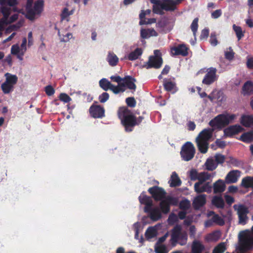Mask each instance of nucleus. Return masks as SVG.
<instances>
[{"label":"nucleus","instance_id":"obj_1","mask_svg":"<svg viewBox=\"0 0 253 253\" xmlns=\"http://www.w3.org/2000/svg\"><path fill=\"white\" fill-rule=\"evenodd\" d=\"M237 116L236 114L224 113L218 115L211 120L209 125L213 128H222L229 124L233 123L236 119Z\"/></svg>","mask_w":253,"mask_h":253},{"label":"nucleus","instance_id":"obj_2","mask_svg":"<svg viewBox=\"0 0 253 253\" xmlns=\"http://www.w3.org/2000/svg\"><path fill=\"white\" fill-rule=\"evenodd\" d=\"M118 116L121 120L122 123L125 126L126 130L131 131L129 127H132L136 124V120L132 113L127 108H120L118 111Z\"/></svg>","mask_w":253,"mask_h":253},{"label":"nucleus","instance_id":"obj_3","mask_svg":"<svg viewBox=\"0 0 253 253\" xmlns=\"http://www.w3.org/2000/svg\"><path fill=\"white\" fill-rule=\"evenodd\" d=\"M33 0H27L26 5V17L30 20H33L42 12L43 9V1L42 0H38L32 7Z\"/></svg>","mask_w":253,"mask_h":253},{"label":"nucleus","instance_id":"obj_4","mask_svg":"<svg viewBox=\"0 0 253 253\" xmlns=\"http://www.w3.org/2000/svg\"><path fill=\"white\" fill-rule=\"evenodd\" d=\"M212 130L205 129L201 131L196 138V142L199 151L202 153H206L208 149V140L211 137Z\"/></svg>","mask_w":253,"mask_h":253},{"label":"nucleus","instance_id":"obj_5","mask_svg":"<svg viewBox=\"0 0 253 253\" xmlns=\"http://www.w3.org/2000/svg\"><path fill=\"white\" fill-rule=\"evenodd\" d=\"M201 175L199 180L194 184L195 191L198 193L203 192L209 193L211 191V186L210 182H206V181L211 178V174L210 173H204Z\"/></svg>","mask_w":253,"mask_h":253},{"label":"nucleus","instance_id":"obj_6","mask_svg":"<svg viewBox=\"0 0 253 253\" xmlns=\"http://www.w3.org/2000/svg\"><path fill=\"white\" fill-rule=\"evenodd\" d=\"M4 76L5 81L1 84V88L4 93L8 94L13 90L14 86L17 82L18 77L8 73H6Z\"/></svg>","mask_w":253,"mask_h":253},{"label":"nucleus","instance_id":"obj_7","mask_svg":"<svg viewBox=\"0 0 253 253\" xmlns=\"http://www.w3.org/2000/svg\"><path fill=\"white\" fill-rule=\"evenodd\" d=\"M241 249L242 250L248 251L253 249V237L246 231H241L239 235Z\"/></svg>","mask_w":253,"mask_h":253},{"label":"nucleus","instance_id":"obj_8","mask_svg":"<svg viewBox=\"0 0 253 253\" xmlns=\"http://www.w3.org/2000/svg\"><path fill=\"white\" fill-rule=\"evenodd\" d=\"M18 3V0H0V10L3 15V18L9 19V17L11 8L10 7L16 5Z\"/></svg>","mask_w":253,"mask_h":253},{"label":"nucleus","instance_id":"obj_9","mask_svg":"<svg viewBox=\"0 0 253 253\" xmlns=\"http://www.w3.org/2000/svg\"><path fill=\"white\" fill-rule=\"evenodd\" d=\"M195 152L193 145L190 142H187L183 146L180 153L182 159L184 161H188L193 158Z\"/></svg>","mask_w":253,"mask_h":253},{"label":"nucleus","instance_id":"obj_10","mask_svg":"<svg viewBox=\"0 0 253 253\" xmlns=\"http://www.w3.org/2000/svg\"><path fill=\"white\" fill-rule=\"evenodd\" d=\"M27 40L25 38L22 40V42L19 46L18 44H14L11 48V53L13 55L17 56V58L20 60L23 59L22 56L26 51Z\"/></svg>","mask_w":253,"mask_h":253},{"label":"nucleus","instance_id":"obj_11","mask_svg":"<svg viewBox=\"0 0 253 253\" xmlns=\"http://www.w3.org/2000/svg\"><path fill=\"white\" fill-rule=\"evenodd\" d=\"M233 208L237 212L240 221H245L248 220L247 214L249 213V211L247 206L238 204L234 205Z\"/></svg>","mask_w":253,"mask_h":253},{"label":"nucleus","instance_id":"obj_12","mask_svg":"<svg viewBox=\"0 0 253 253\" xmlns=\"http://www.w3.org/2000/svg\"><path fill=\"white\" fill-rule=\"evenodd\" d=\"M100 87L104 90H111L114 93L117 94L120 92H124V89L119 86L113 85L110 82L106 79H102L99 82Z\"/></svg>","mask_w":253,"mask_h":253},{"label":"nucleus","instance_id":"obj_13","mask_svg":"<svg viewBox=\"0 0 253 253\" xmlns=\"http://www.w3.org/2000/svg\"><path fill=\"white\" fill-rule=\"evenodd\" d=\"M163 63L162 59L160 55V52L158 50L154 51V55L150 57L148 62V65L149 67H154L159 68Z\"/></svg>","mask_w":253,"mask_h":253},{"label":"nucleus","instance_id":"obj_14","mask_svg":"<svg viewBox=\"0 0 253 253\" xmlns=\"http://www.w3.org/2000/svg\"><path fill=\"white\" fill-rule=\"evenodd\" d=\"M177 203V200L176 198L168 197L162 201L160 203V207L163 212L167 213L169 211V206Z\"/></svg>","mask_w":253,"mask_h":253},{"label":"nucleus","instance_id":"obj_15","mask_svg":"<svg viewBox=\"0 0 253 253\" xmlns=\"http://www.w3.org/2000/svg\"><path fill=\"white\" fill-rule=\"evenodd\" d=\"M244 130V128L240 125H235L230 126L224 130V134L227 136H231L237 134Z\"/></svg>","mask_w":253,"mask_h":253},{"label":"nucleus","instance_id":"obj_16","mask_svg":"<svg viewBox=\"0 0 253 253\" xmlns=\"http://www.w3.org/2000/svg\"><path fill=\"white\" fill-rule=\"evenodd\" d=\"M216 70L214 68H210L207 70V73L203 80V83L209 85L216 80Z\"/></svg>","mask_w":253,"mask_h":253},{"label":"nucleus","instance_id":"obj_17","mask_svg":"<svg viewBox=\"0 0 253 253\" xmlns=\"http://www.w3.org/2000/svg\"><path fill=\"white\" fill-rule=\"evenodd\" d=\"M163 2H161L159 9L160 13L162 9L167 11H173L176 9V4L174 0H163Z\"/></svg>","mask_w":253,"mask_h":253},{"label":"nucleus","instance_id":"obj_18","mask_svg":"<svg viewBox=\"0 0 253 253\" xmlns=\"http://www.w3.org/2000/svg\"><path fill=\"white\" fill-rule=\"evenodd\" d=\"M148 191L152 195L153 198L157 201L162 199L166 194L163 189L159 187L150 188Z\"/></svg>","mask_w":253,"mask_h":253},{"label":"nucleus","instance_id":"obj_19","mask_svg":"<svg viewBox=\"0 0 253 253\" xmlns=\"http://www.w3.org/2000/svg\"><path fill=\"white\" fill-rule=\"evenodd\" d=\"M171 53L173 55H181L186 56L188 54V48L184 44H181L171 48Z\"/></svg>","mask_w":253,"mask_h":253},{"label":"nucleus","instance_id":"obj_20","mask_svg":"<svg viewBox=\"0 0 253 253\" xmlns=\"http://www.w3.org/2000/svg\"><path fill=\"white\" fill-rule=\"evenodd\" d=\"M240 176V172L238 170L230 171L225 177V181L227 183H235Z\"/></svg>","mask_w":253,"mask_h":253},{"label":"nucleus","instance_id":"obj_21","mask_svg":"<svg viewBox=\"0 0 253 253\" xmlns=\"http://www.w3.org/2000/svg\"><path fill=\"white\" fill-rule=\"evenodd\" d=\"M91 115L94 118H101L104 115V110L99 106H92L89 109Z\"/></svg>","mask_w":253,"mask_h":253},{"label":"nucleus","instance_id":"obj_22","mask_svg":"<svg viewBox=\"0 0 253 253\" xmlns=\"http://www.w3.org/2000/svg\"><path fill=\"white\" fill-rule=\"evenodd\" d=\"M206 202V195L201 194L196 197L193 201V205L195 208L199 209L204 206Z\"/></svg>","mask_w":253,"mask_h":253},{"label":"nucleus","instance_id":"obj_23","mask_svg":"<svg viewBox=\"0 0 253 253\" xmlns=\"http://www.w3.org/2000/svg\"><path fill=\"white\" fill-rule=\"evenodd\" d=\"M139 202L141 204H144L146 207L144 208V211L148 212L149 210V207L152 205V201L149 197L143 194H141L139 197Z\"/></svg>","mask_w":253,"mask_h":253},{"label":"nucleus","instance_id":"obj_24","mask_svg":"<svg viewBox=\"0 0 253 253\" xmlns=\"http://www.w3.org/2000/svg\"><path fill=\"white\" fill-rule=\"evenodd\" d=\"M181 227L179 225L175 226L172 230L171 241L172 243H177L181 234Z\"/></svg>","mask_w":253,"mask_h":253},{"label":"nucleus","instance_id":"obj_25","mask_svg":"<svg viewBox=\"0 0 253 253\" xmlns=\"http://www.w3.org/2000/svg\"><path fill=\"white\" fill-rule=\"evenodd\" d=\"M211 101L222 102L224 100L225 97L222 93L217 90L213 91L211 94L208 96Z\"/></svg>","mask_w":253,"mask_h":253},{"label":"nucleus","instance_id":"obj_26","mask_svg":"<svg viewBox=\"0 0 253 253\" xmlns=\"http://www.w3.org/2000/svg\"><path fill=\"white\" fill-rule=\"evenodd\" d=\"M205 249V246L199 241L195 240L193 242L191 246L192 253H202Z\"/></svg>","mask_w":253,"mask_h":253},{"label":"nucleus","instance_id":"obj_27","mask_svg":"<svg viewBox=\"0 0 253 253\" xmlns=\"http://www.w3.org/2000/svg\"><path fill=\"white\" fill-rule=\"evenodd\" d=\"M240 123L245 127H251L253 125V116L242 115L240 118Z\"/></svg>","mask_w":253,"mask_h":253},{"label":"nucleus","instance_id":"obj_28","mask_svg":"<svg viewBox=\"0 0 253 253\" xmlns=\"http://www.w3.org/2000/svg\"><path fill=\"white\" fill-rule=\"evenodd\" d=\"M17 19V15L14 14L11 16L9 19H5L2 18L1 20H0V36L2 34V30L4 28L5 26H6L8 24L12 23L14 22Z\"/></svg>","mask_w":253,"mask_h":253},{"label":"nucleus","instance_id":"obj_29","mask_svg":"<svg viewBox=\"0 0 253 253\" xmlns=\"http://www.w3.org/2000/svg\"><path fill=\"white\" fill-rule=\"evenodd\" d=\"M213 187L214 193H221L225 190L226 185L223 180L219 179L214 183Z\"/></svg>","mask_w":253,"mask_h":253},{"label":"nucleus","instance_id":"obj_30","mask_svg":"<svg viewBox=\"0 0 253 253\" xmlns=\"http://www.w3.org/2000/svg\"><path fill=\"white\" fill-rule=\"evenodd\" d=\"M158 35V33L153 29H143L141 31V36L144 39H148L151 37H157Z\"/></svg>","mask_w":253,"mask_h":253},{"label":"nucleus","instance_id":"obj_31","mask_svg":"<svg viewBox=\"0 0 253 253\" xmlns=\"http://www.w3.org/2000/svg\"><path fill=\"white\" fill-rule=\"evenodd\" d=\"M170 186L176 187L181 185V181L179 178L177 174L175 172H173L169 181Z\"/></svg>","mask_w":253,"mask_h":253},{"label":"nucleus","instance_id":"obj_32","mask_svg":"<svg viewBox=\"0 0 253 253\" xmlns=\"http://www.w3.org/2000/svg\"><path fill=\"white\" fill-rule=\"evenodd\" d=\"M148 212L149 213L152 220H158L161 217V212L158 208L150 209V207H149V210Z\"/></svg>","mask_w":253,"mask_h":253},{"label":"nucleus","instance_id":"obj_33","mask_svg":"<svg viewBox=\"0 0 253 253\" xmlns=\"http://www.w3.org/2000/svg\"><path fill=\"white\" fill-rule=\"evenodd\" d=\"M135 81L134 79L128 76L123 79V83L125 85V87L126 86L129 89H135L136 88V85L134 84Z\"/></svg>","mask_w":253,"mask_h":253},{"label":"nucleus","instance_id":"obj_34","mask_svg":"<svg viewBox=\"0 0 253 253\" xmlns=\"http://www.w3.org/2000/svg\"><path fill=\"white\" fill-rule=\"evenodd\" d=\"M217 163L215 162L214 160L212 158H209L206 161L205 166L206 168L208 170H213L217 167Z\"/></svg>","mask_w":253,"mask_h":253},{"label":"nucleus","instance_id":"obj_35","mask_svg":"<svg viewBox=\"0 0 253 253\" xmlns=\"http://www.w3.org/2000/svg\"><path fill=\"white\" fill-rule=\"evenodd\" d=\"M241 185L245 188H252L253 189V177L247 176L242 180Z\"/></svg>","mask_w":253,"mask_h":253},{"label":"nucleus","instance_id":"obj_36","mask_svg":"<svg viewBox=\"0 0 253 253\" xmlns=\"http://www.w3.org/2000/svg\"><path fill=\"white\" fill-rule=\"evenodd\" d=\"M212 203L217 208H222L224 206V202L221 197L214 196L212 199Z\"/></svg>","mask_w":253,"mask_h":253},{"label":"nucleus","instance_id":"obj_37","mask_svg":"<svg viewBox=\"0 0 253 253\" xmlns=\"http://www.w3.org/2000/svg\"><path fill=\"white\" fill-rule=\"evenodd\" d=\"M243 91L245 94L253 93V82L251 81L246 82L243 87Z\"/></svg>","mask_w":253,"mask_h":253},{"label":"nucleus","instance_id":"obj_38","mask_svg":"<svg viewBox=\"0 0 253 253\" xmlns=\"http://www.w3.org/2000/svg\"><path fill=\"white\" fill-rule=\"evenodd\" d=\"M240 139L244 142H251L253 141V132L252 131H250L243 134L240 136Z\"/></svg>","mask_w":253,"mask_h":253},{"label":"nucleus","instance_id":"obj_39","mask_svg":"<svg viewBox=\"0 0 253 253\" xmlns=\"http://www.w3.org/2000/svg\"><path fill=\"white\" fill-rule=\"evenodd\" d=\"M204 173H209L207 172H202L200 173H198V171L196 169H192L189 171V177H190V179L192 180H196L197 179L199 181L200 176L201 175V174H202Z\"/></svg>","mask_w":253,"mask_h":253},{"label":"nucleus","instance_id":"obj_40","mask_svg":"<svg viewBox=\"0 0 253 253\" xmlns=\"http://www.w3.org/2000/svg\"><path fill=\"white\" fill-rule=\"evenodd\" d=\"M142 50L140 48H137L131 52L128 55V58L130 60H136L142 54Z\"/></svg>","mask_w":253,"mask_h":253},{"label":"nucleus","instance_id":"obj_41","mask_svg":"<svg viewBox=\"0 0 253 253\" xmlns=\"http://www.w3.org/2000/svg\"><path fill=\"white\" fill-rule=\"evenodd\" d=\"M107 60L111 66L116 65L118 62V58L117 56L113 53H109Z\"/></svg>","mask_w":253,"mask_h":253},{"label":"nucleus","instance_id":"obj_42","mask_svg":"<svg viewBox=\"0 0 253 253\" xmlns=\"http://www.w3.org/2000/svg\"><path fill=\"white\" fill-rule=\"evenodd\" d=\"M233 29L236 33L238 40H240L242 37H244V32L243 31L241 27L236 26V25L234 24L233 25Z\"/></svg>","mask_w":253,"mask_h":253},{"label":"nucleus","instance_id":"obj_43","mask_svg":"<svg viewBox=\"0 0 253 253\" xmlns=\"http://www.w3.org/2000/svg\"><path fill=\"white\" fill-rule=\"evenodd\" d=\"M220 233L218 231H215L211 234H209L206 240L208 241H216L219 238Z\"/></svg>","mask_w":253,"mask_h":253},{"label":"nucleus","instance_id":"obj_44","mask_svg":"<svg viewBox=\"0 0 253 253\" xmlns=\"http://www.w3.org/2000/svg\"><path fill=\"white\" fill-rule=\"evenodd\" d=\"M225 244L222 242L218 244L213 249L212 253H223L226 250Z\"/></svg>","mask_w":253,"mask_h":253},{"label":"nucleus","instance_id":"obj_45","mask_svg":"<svg viewBox=\"0 0 253 253\" xmlns=\"http://www.w3.org/2000/svg\"><path fill=\"white\" fill-rule=\"evenodd\" d=\"M111 79L114 82L118 83V85L117 86H119L120 85V87L124 89V91L125 90L126 88H125V85L123 83V79H122L119 76H112Z\"/></svg>","mask_w":253,"mask_h":253},{"label":"nucleus","instance_id":"obj_46","mask_svg":"<svg viewBox=\"0 0 253 253\" xmlns=\"http://www.w3.org/2000/svg\"><path fill=\"white\" fill-rule=\"evenodd\" d=\"M152 3H154L153 11L155 13L160 14V9L159 7L161 4V1L159 0H150Z\"/></svg>","mask_w":253,"mask_h":253},{"label":"nucleus","instance_id":"obj_47","mask_svg":"<svg viewBox=\"0 0 253 253\" xmlns=\"http://www.w3.org/2000/svg\"><path fill=\"white\" fill-rule=\"evenodd\" d=\"M155 252L156 253H168L167 248L164 245H159L156 246Z\"/></svg>","mask_w":253,"mask_h":253},{"label":"nucleus","instance_id":"obj_48","mask_svg":"<svg viewBox=\"0 0 253 253\" xmlns=\"http://www.w3.org/2000/svg\"><path fill=\"white\" fill-rule=\"evenodd\" d=\"M207 216L209 218L211 221H219L220 217L214 213L213 211H210L207 213Z\"/></svg>","mask_w":253,"mask_h":253},{"label":"nucleus","instance_id":"obj_49","mask_svg":"<svg viewBox=\"0 0 253 253\" xmlns=\"http://www.w3.org/2000/svg\"><path fill=\"white\" fill-rule=\"evenodd\" d=\"M198 19L195 18L191 25V29L194 35H195L196 32L198 29Z\"/></svg>","mask_w":253,"mask_h":253},{"label":"nucleus","instance_id":"obj_50","mask_svg":"<svg viewBox=\"0 0 253 253\" xmlns=\"http://www.w3.org/2000/svg\"><path fill=\"white\" fill-rule=\"evenodd\" d=\"M146 236L149 238H151L154 237L155 236L156 234V231L155 230L152 228L149 227L146 231L145 233Z\"/></svg>","mask_w":253,"mask_h":253},{"label":"nucleus","instance_id":"obj_51","mask_svg":"<svg viewBox=\"0 0 253 253\" xmlns=\"http://www.w3.org/2000/svg\"><path fill=\"white\" fill-rule=\"evenodd\" d=\"M190 207V203L189 201L185 200L180 203V207L181 209L186 210Z\"/></svg>","mask_w":253,"mask_h":253},{"label":"nucleus","instance_id":"obj_52","mask_svg":"<svg viewBox=\"0 0 253 253\" xmlns=\"http://www.w3.org/2000/svg\"><path fill=\"white\" fill-rule=\"evenodd\" d=\"M215 160L214 161L217 165L219 164H222L225 160V158L224 156L221 154H216L214 156Z\"/></svg>","mask_w":253,"mask_h":253},{"label":"nucleus","instance_id":"obj_53","mask_svg":"<svg viewBox=\"0 0 253 253\" xmlns=\"http://www.w3.org/2000/svg\"><path fill=\"white\" fill-rule=\"evenodd\" d=\"M164 86L165 89L168 91H171L174 88L175 84L174 83L171 82H167L164 84Z\"/></svg>","mask_w":253,"mask_h":253},{"label":"nucleus","instance_id":"obj_54","mask_svg":"<svg viewBox=\"0 0 253 253\" xmlns=\"http://www.w3.org/2000/svg\"><path fill=\"white\" fill-rule=\"evenodd\" d=\"M109 94L106 92H104L99 96V100L100 102L104 103L109 99Z\"/></svg>","mask_w":253,"mask_h":253},{"label":"nucleus","instance_id":"obj_55","mask_svg":"<svg viewBox=\"0 0 253 253\" xmlns=\"http://www.w3.org/2000/svg\"><path fill=\"white\" fill-rule=\"evenodd\" d=\"M58 34L59 36L60 37L61 41L63 42H67L71 39L72 38V35L71 33H67L65 36H64L63 37H62L60 36L59 33Z\"/></svg>","mask_w":253,"mask_h":253},{"label":"nucleus","instance_id":"obj_56","mask_svg":"<svg viewBox=\"0 0 253 253\" xmlns=\"http://www.w3.org/2000/svg\"><path fill=\"white\" fill-rule=\"evenodd\" d=\"M126 102L128 106L133 107L135 106L136 101L134 98L128 97L126 99Z\"/></svg>","mask_w":253,"mask_h":253},{"label":"nucleus","instance_id":"obj_57","mask_svg":"<svg viewBox=\"0 0 253 253\" xmlns=\"http://www.w3.org/2000/svg\"><path fill=\"white\" fill-rule=\"evenodd\" d=\"M59 98L61 101L66 103L68 102L71 100L70 97L65 93H61L60 95Z\"/></svg>","mask_w":253,"mask_h":253},{"label":"nucleus","instance_id":"obj_58","mask_svg":"<svg viewBox=\"0 0 253 253\" xmlns=\"http://www.w3.org/2000/svg\"><path fill=\"white\" fill-rule=\"evenodd\" d=\"M150 12H151V10L149 9H147L145 11L142 10L141 12L140 13V14L139 15V17H140V20H144L145 16L146 15L150 14Z\"/></svg>","mask_w":253,"mask_h":253},{"label":"nucleus","instance_id":"obj_59","mask_svg":"<svg viewBox=\"0 0 253 253\" xmlns=\"http://www.w3.org/2000/svg\"><path fill=\"white\" fill-rule=\"evenodd\" d=\"M225 56L226 58L229 60H231L234 57V53L233 51L230 48L229 51H225Z\"/></svg>","mask_w":253,"mask_h":253},{"label":"nucleus","instance_id":"obj_60","mask_svg":"<svg viewBox=\"0 0 253 253\" xmlns=\"http://www.w3.org/2000/svg\"><path fill=\"white\" fill-rule=\"evenodd\" d=\"M156 22V20L155 18H151L148 19L147 21L144 20H140V24L143 25V24H149L152 23H154Z\"/></svg>","mask_w":253,"mask_h":253},{"label":"nucleus","instance_id":"obj_61","mask_svg":"<svg viewBox=\"0 0 253 253\" xmlns=\"http://www.w3.org/2000/svg\"><path fill=\"white\" fill-rule=\"evenodd\" d=\"M45 91L48 95H52L54 93V90L53 88L50 85L47 86L45 88Z\"/></svg>","mask_w":253,"mask_h":253},{"label":"nucleus","instance_id":"obj_62","mask_svg":"<svg viewBox=\"0 0 253 253\" xmlns=\"http://www.w3.org/2000/svg\"><path fill=\"white\" fill-rule=\"evenodd\" d=\"M116 253H137L136 252L133 251H130L128 252H125V248L120 247L117 248Z\"/></svg>","mask_w":253,"mask_h":253},{"label":"nucleus","instance_id":"obj_63","mask_svg":"<svg viewBox=\"0 0 253 253\" xmlns=\"http://www.w3.org/2000/svg\"><path fill=\"white\" fill-rule=\"evenodd\" d=\"M209 30L207 29H205L203 30V31H202V33L201 35V38L203 39L207 38L209 36Z\"/></svg>","mask_w":253,"mask_h":253},{"label":"nucleus","instance_id":"obj_64","mask_svg":"<svg viewBox=\"0 0 253 253\" xmlns=\"http://www.w3.org/2000/svg\"><path fill=\"white\" fill-rule=\"evenodd\" d=\"M247 65L249 68L253 69V57H250L248 59Z\"/></svg>","mask_w":253,"mask_h":253}]
</instances>
